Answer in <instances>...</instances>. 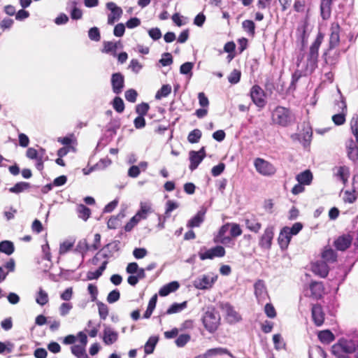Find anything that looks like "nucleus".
Listing matches in <instances>:
<instances>
[{"instance_id": "1", "label": "nucleus", "mask_w": 358, "mask_h": 358, "mask_svg": "<svg viewBox=\"0 0 358 358\" xmlns=\"http://www.w3.org/2000/svg\"><path fill=\"white\" fill-rule=\"evenodd\" d=\"M324 34L319 31L316 38L310 46L309 50L306 54L305 74H311L317 67L319 49L324 40Z\"/></svg>"}, {"instance_id": "2", "label": "nucleus", "mask_w": 358, "mask_h": 358, "mask_svg": "<svg viewBox=\"0 0 358 358\" xmlns=\"http://www.w3.org/2000/svg\"><path fill=\"white\" fill-rule=\"evenodd\" d=\"M271 120L274 124L286 127L294 123L295 116L289 108L278 106L271 113Z\"/></svg>"}, {"instance_id": "3", "label": "nucleus", "mask_w": 358, "mask_h": 358, "mask_svg": "<svg viewBox=\"0 0 358 358\" xmlns=\"http://www.w3.org/2000/svg\"><path fill=\"white\" fill-rule=\"evenodd\" d=\"M220 317L213 306L208 307L203 316L202 322L206 329L210 333H214L218 328Z\"/></svg>"}, {"instance_id": "4", "label": "nucleus", "mask_w": 358, "mask_h": 358, "mask_svg": "<svg viewBox=\"0 0 358 358\" xmlns=\"http://www.w3.org/2000/svg\"><path fill=\"white\" fill-rule=\"evenodd\" d=\"M353 341L352 339L341 338L331 347V353L337 358H348L349 354H352Z\"/></svg>"}, {"instance_id": "5", "label": "nucleus", "mask_w": 358, "mask_h": 358, "mask_svg": "<svg viewBox=\"0 0 358 358\" xmlns=\"http://www.w3.org/2000/svg\"><path fill=\"white\" fill-rule=\"evenodd\" d=\"M226 251L223 246L216 245L210 249H206L205 246L200 248L198 255L201 260L213 259L215 257H222Z\"/></svg>"}, {"instance_id": "6", "label": "nucleus", "mask_w": 358, "mask_h": 358, "mask_svg": "<svg viewBox=\"0 0 358 358\" xmlns=\"http://www.w3.org/2000/svg\"><path fill=\"white\" fill-rule=\"evenodd\" d=\"M220 308L225 313V319L229 324L238 323L242 320L241 315L234 309L229 302H220Z\"/></svg>"}, {"instance_id": "7", "label": "nucleus", "mask_w": 358, "mask_h": 358, "mask_svg": "<svg viewBox=\"0 0 358 358\" xmlns=\"http://www.w3.org/2000/svg\"><path fill=\"white\" fill-rule=\"evenodd\" d=\"M348 48L349 47L341 50L336 48L327 47L322 55L325 63L329 66H335L340 60L341 52H345Z\"/></svg>"}, {"instance_id": "8", "label": "nucleus", "mask_w": 358, "mask_h": 358, "mask_svg": "<svg viewBox=\"0 0 358 358\" xmlns=\"http://www.w3.org/2000/svg\"><path fill=\"white\" fill-rule=\"evenodd\" d=\"M254 166L257 171L263 176H272L276 171L275 168L271 163L262 158L255 159Z\"/></svg>"}, {"instance_id": "9", "label": "nucleus", "mask_w": 358, "mask_h": 358, "mask_svg": "<svg viewBox=\"0 0 358 358\" xmlns=\"http://www.w3.org/2000/svg\"><path fill=\"white\" fill-rule=\"evenodd\" d=\"M308 22L307 19L301 21L296 28V36L297 41L301 42V48H304L308 43V39L310 35L308 30Z\"/></svg>"}, {"instance_id": "10", "label": "nucleus", "mask_w": 358, "mask_h": 358, "mask_svg": "<svg viewBox=\"0 0 358 358\" xmlns=\"http://www.w3.org/2000/svg\"><path fill=\"white\" fill-rule=\"evenodd\" d=\"M250 96L252 102L259 108H264L266 106L265 92L258 85L252 87L250 91Z\"/></svg>"}, {"instance_id": "11", "label": "nucleus", "mask_w": 358, "mask_h": 358, "mask_svg": "<svg viewBox=\"0 0 358 358\" xmlns=\"http://www.w3.org/2000/svg\"><path fill=\"white\" fill-rule=\"evenodd\" d=\"M217 279V275H202L194 280L193 285L196 289H208L213 287Z\"/></svg>"}, {"instance_id": "12", "label": "nucleus", "mask_w": 358, "mask_h": 358, "mask_svg": "<svg viewBox=\"0 0 358 358\" xmlns=\"http://www.w3.org/2000/svg\"><path fill=\"white\" fill-rule=\"evenodd\" d=\"M274 236V227L271 225L266 227L264 234L259 239V245L264 249H270L272 245V241Z\"/></svg>"}, {"instance_id": "13", "label": "nucleus", "mask_w": 358, "mask_h": 358, "mask_svg": "<svg viewBox=\"0 0 358 358\" xmlns=\"http://www.w3.org/2000/svg\"><path fill=\"white\" fill-rule=\"evenodd\" d=\"M110 83L113 92L115 94H120L122 92L124 87V77L120 73H114L111 75Z\"/></svg>"}, {"instance_id": "14", "label": "nucleus", "mask_w": 358, "mask_h": 358, "mask_svg": "<svg viewBox=\"0 0 358 358\" xmlns=\"http://www.w3.org/2000/svg\"><path fill=\"white\" fill-rule=\"evenodd\" d=\"M341 27L338 22H333L330 27L328 47L337 48L340 44Z\"/></svg>"}, {"instance_id": "15", "label": "nucleus", "mask_w": 358, "mask_h": 358, "mask_svg": "<svg viewBox=\"0 0 358 358\" xmlns=\"http://www.w3.org/2000/svg\"><path fill=\"white\" fill-rule=\"evenodd\" d=\"M106 8L110 10V13L108 15V24H113L115 21L120 18L122 14V10L114 2H108L106 3Z\"/></svg>"}, {"instance_id": "16", "label": "nucleus", "mask_w": 358, "mask_h": 358, "mask_svg": "<svg viewBox=\"0 0 358 358\" xmlns=\"http://www.w3.org/2000/svg\"><path fill=\"white\" fill-rule=\"evenodd\" d=\"M350 128L355 139H350L347 150L358 148V115L354 114L350 120Z\"/></svg>"}, {"instance_id": "17", "label": "nucleus", "mask_w": 358, "mask_h": 358, "mask_svg": "<svg viewBox=\"0 0 358 358\" xmlns=\"http://www.w3.org/2000/svg\"><path fill=\"white\" fill-rule=\"evenodd\" d=\"M352 237L350 234H343L338 237L334 242V245L337 250L345 251L352 244Z\"/></svg>"}, {"instance_id": "18", "label": "nucleus", "mask_w": 358, "mask_h": 358, "mask_svg": "<svg viewBox=\"0 0 358 358\" xmlns=\"http://www.w3.org/2000/svg\"><path fill=\"white\" fill-rule=\"evenodd\" d=\"M311 312L314 324L317 327H320L324 320V313L322 310V307L320 304H315L312 307Z\"/></svg>"}, {"instance_id": "19", "label": "nucleus", "mask_w": 358, "mask_h": 358, "mask_svg": "<svg viewBox=\"0 0 358 358\" xmlns=\"http://www.w3.org/2000/svg\"><path fill=\"white\" fill-rule=\"evenodd\" d=\"M245 224L250 231L258 233L262 227V224L259 222L257 217L254 215H246L245 219Z\"/></svg>"}, {"instance_id": "20", "label": "nucleus", "mask_w": 358, "mask_h": 358, "mask_svg": "<svg viewBox=\"0 0 358 358\" xmlns=\"http://www.w3.org/2000/svg\"><path fill=\"white\" fill-rule=\"evenodd\" d=\"M103 334V341L106 345H110L117 341L118 333L108 326L105 327Z\"/></svg>"}, {"instance_id": "21", "label": "nucleus", "mask_w": 358, "mask_h": 358, "mask_svg": "<svg viewBox=\"0 0 358 358\" xmlns=\"http://www.w3.org/2000/svg\"><path fill=\"white\" fill-rule=\"evenodd\" d=\"M292 235L288 231V227H284L280 232L278 242L281 250H286L289 244Z\"/></svg>"}, {"instance_id": "22", "label": "nucleus", "mask_w": 358, "mask_h": 358, "mask_svg": "<svg viewBox=\"0 0 358 358\" xmlns=\"http://www.w3.org/2000/svg\"><path fill=\"white\" fill-rule=\"evenodd\" d=\"M206 213V209L202 207L201 210L188 221L187 227L189 228L199 227L204 221Z\"/></svg>"}, {"instance_id": "23", "label": "nucleus", "mask_w": 358, "mask_h": 358, "mask_svg": "<svg viewBox=\"0 0 358 358\" xmlns=\"http://www.w3.org/2000/svg\"><path fill=\"white\" fill-rule=\"evenodd\" d=\"M312 270L314 273L322 278H325L329 273V266L327 263L321 260L317 261L312 266Z\"/></svg>"}, {"instance_id": "24", "label": "nucleus", "mask_w": 358, "mask_h": 358, "mask_svg": "<svg viewBox=\"0 0 358 358\" xmlns=\"http://www.w3.org/2000/svg\"><path fill=\"white\" fill-rule=\"evenodd\" d=\"M255 294L259 302L267 295L266 287L263 280H258L254 285Z\"/></svg>"}, {"instance_id": "25", "label": "nucleus", "mask_w": 358, "mask_h": 358, "mask_svg": "<svg viewBox=\"0 0 358 358\" xmlns=\"http://www.w3.org/2000/svg\"><path fill=\"white\" fill-rule=\"evenodd\" d=\"M189 156L190 161L189 168L192 171H193L197 169L198 166L203 161L204 155H199V152H197L196 151L191 150L189 153Z\"/></svg>"}, {"instance_id": "26", "label": "nucleus", "mask_w": 358, "mask_h": 358, "mask_svg": "<svg viewBox=\"0 0 358 358\" xmlns=\"http://www.w3.org/2000/svg\"><path fill=\"white\" fill-rule=\"evenodd\" d=\"M310 290L311 296L315 299H320L324 294V286L322 282H311L310 284Z\"/></svg>"}, {"instance_id": "27", "label": "nucleus", "mask_w": 358, "mask_h": 358, "mask_svg": "<svg viewBox=\"0 0 358 358\" xmlns=\"http://www.w3.org/2000/svg\"><path fill=\"white\" fill-rule=\"evenodd\" d=\"M180 287V284L177 281H172L164 285L159 291L161 296H166L171 292L176 291Z\"/></svg>"}, {"instance_id": "28", "label": "nucleus", "mask_w": 358, "mask_h": 358, "mask_svg": "<svg viewBox=\"0 0 358 358\" xmlns=\"http://www.w3.org/2000/svg\"><path fill=\"white\" fill-rule=\"evenodd\" d=\"M89 250H90V246L85 238L80 240L74 249V252L80 253L81 255L82 262L84 261L85 254ZM81 264H80V266Z\"/></svg>"}, {"instance_id": "29", "label": "nucleus", "mask_w": 358, "mask_h": 358, "mask_svg": "<svg viewBox=\"0 0 358 358\" xmlns=\"http://www.w3.org/2000/svg\"><path fill=\"white\" fill-rule=\"evenodd\" d=\"M115 136V134H113L112 132H108L106 129L97 143L96 150H98L106 147L113 139Z\"/></svg>"}, {"instance_id": "30", "label": "nucleus", "mask_w": 358, "mask_h": 358, "mask_svg": "<svg viewBox=\"0 0 358 358\" xmlns=\"http://www.w3.org/2000/svg\"><path fill=\"white\" fill-rule=\"evenodd\" d=\"M151 212V206L149 203L147 202H141L140 203V209L137 211L135 216H136L138 220H145L147 218L149 213Z\"/></svg>"}, {"instance_id": "31", "label": "nucleus", "mask_w": 358, "mask_h": 358, "mask_svg": "<svg viewBox=\"0 0 358 358\" xmlns=\"http://www.w3.org/2000/svg\"><path fill=\"white\" fill-rule=\"evenodd\" d=\"M187 306V302L183 301L180 303H173L171 305V306L166 310L165 313L160 315V317L165 315H171L173 313H177L181 312L184 309H185Z\"/></svg>"}, {"instance_id": "32", "label": "nucleus", "mask_w": 358, "mask_h": 358, "mask_svg": "<svg viewBox=\"0 0 358 358\" xmlns=\"http://www.w3.org/2000/svg\"><path fill=\"white\" fill-rule=\"evenodd\" d=\"M298 182L304 185H308L311 183L313 180V174L309 170H306L299 173L296 177Z\"/></svg>"}, {"instance_id": "33", "label": "nucleus", "mask_w": 358, "mask_h": 358, "mask_svg": "<svg viewBox=\"0 0 358 358\" xmlns=\"http://www.w3.org/2000/svg\"><path fill=\"white\" fill-rule=\"evenodd\" d=\"M119 43L113 42V41H104L103 42V48L102 49V52L106 54H110L113 57L117 56V44Z\"/></svg>"}, {"instance_id": "34", "label": "nucleus", "mask_w": 358, "mask_h": 358, "mask_svg": "<svg viewBox=\"0 0 358 358\" xmlns=\"http://www.w3.org/2000/svg\"><path fill=\"white\" fill-rule=\"evenodd\" d=\"M121 127V119L118 117H113L110 122L106 125V129L108 132H112L113 134H117V130Z\"/></svg>"}, {"instance_id": "35", "label": "nucleus", "mask_w": 358, "mask_h": 358, "mask_svg": "<svg viewBox=\"0 0 358 358\" xmlns=\"http://www.w3.org/2000/svg\"><path fill=\"white\" fill-rule=\"evenodd\" d=\"M322 258L326 263H334L337 259V254L333 249L327 248L322 252Z\"/></svg>"}, {"instance_id": "36", "label": "nucleus", "mask_w": 358, "mask_h": 358, "mask_svg": "<svg viewBox=\"0 0 358 358\" xmlns=\"http://www.w3.org/2000/svg\"><path fill=\"white\" fill-rule=\"evenodd\" d=\"M14 251L15 246L12 241L6 240L0 242V252L10 255Z\"/></svg>"}, {"instance_id": "37", "label": "nucleus", "mask_w": 358, "mask_h": 358, "mask_svg": "<svg viewBox=\"0 0 358 358\" xmlns=\"http://www.w3.org/2000/svg\"><path fill=\"white\" fill-rule=\"evenodd\" d=\"M331 3L320 1V15L324 20H328L331 14Z\"/></svg>"}, {"instance_id": "38", "label": "nucleus", "mask_w": 358, "mask_h": 358, "mask_svg": "<svg viewBox=\"0 0 358 358\" xmlns=\"http://www.w3.org/2000/svg\"><path fill=\"white\" fill-rule=\"evenodd\" d=\"M318 338L322 343L329 344L335 339V336L330 330H323L318 333Z\"/></svg>"}, {"instance_id": "39", "label": "nucleus", "mask_w": 358, "mask_h": 358, "mask_svg": "<svg viewBox=\"0 0 358 358\" xmlns=\"http://www.w3.org/2000/svg\"><path fill=\"white\" fill-rule=\"evenodd\" d=\"M71 353L77 358H89L86 353L85 346L74 345L71 347Z\"/></svg>"}, {"instance_id": "40", "label": "nucleus", "mask_w": 358, "mask_h": 358, "mask_svg": "<svg viewBox=\"0 0 358 358\" xmlns=\"http://www.w3.org/2000/svg\"><path fill=\"white\" fill-rule=\"evenodd\" d=\"M30 187V183L27 182H18L12 187H10L8 191L10 193L20 194Z\"/></svg>"}, {"instance_id": "41", "label": "nucleus", "mask_w": 358, "mask_h": 358, "mask_svg": "<svg viewBox=\"0 0 358 358\" xmlns=\"http://www.w3.org/2000/svg\"><path fill=\"white\" fill-rule=\"evenodd\" d=\"M125 215L123 212H120L116 216H112L107 222L109 229H116L120 223L121 220L124 217Z\"/></svg>"}, {"instance_id": "42", "label": "nucleus", "mask_w": 358, "mask_h": 358, "mask_svg": "<svg viewBox=\"0 0 358 358\" xmlns=\"http://www.w3.org/2000/svg\"><path fill=\"white\" fill-rule=\"evenodd\" d=\"M157 301V294L154 295L149 301L147 309L143 314V318L148 319L152 314L153 310L155 308Z\"/></svg>"}, {"instance_id": "43", "label": "nucleus", "mask_w": 358, "mask_h": 358, "mask_svg": "<svg viewBox=\"0 0 358 358\" xmlns=\"http://www.w3.org/2000/svg\"><path fill=\"white\" fill-rule=\"evenodd\" d=\"M158 342V338L155 336L150 337L146 342L144 351L146 355L152 354L155 350V348Z\"/></svg>"}, {"instance_id": "44", "label": "nucleus", "mask_w": 358, "mask_h": 358, "mask_svg": "<svg viewBox=\"0 0 358 358\" xmlns=\"http://www.w3.org/2000/svg\"><path fill=\"white\" fill-rule=\"evenodd\" d=\"M227 353H228V349L221 347L209 349L205 352L207 358L216 355H227Z\"/></svg>"}, {"instance_id": "45", "label": "nucleus", "mask_w": 358, "mask_h": 358, "mask_svg": "<svg viewBox=\"0 0 358 358\" xmlns=\"http://www.w3.org/2000/svg\"><path fill=\"white\" fill-rule=\"evenodd\" d=\"M171 92V86L169 84L164 85L160 88L159 90H158L155 94V99L157 100L161 99L162 97H166L168 96Z\"/></svg>"}, {"instance_id": "46", "label": "nucleus", "mask_w": 358, "mask_h": 358, "mask_svg": "<svg viewBox=\"0 0 358 358\" xmlns=\"http://www.w3.org/2000/svg\"><path fill=\"white\" fill-rule=\"evenodd\" d=\"M77 211L78 213V217L85 221H86L90 217L91 214L90 209L83 204H80L78 206Z\"/></svg>"}, {"instance_id": "47", "label": "nucleus", "mask_w": 358, "mask_h": 358, "mask_svg": "<svg viewBox=\"0 0 358 358\" xmlns=\"http://www.w3.org/2000/svg\"><path fill=\"white\" fill-rule=\"evenodd\" d=\"M36 301L38 304L41 306H44L48 302V293L45 291H44L42 288H40L37 293Z\"/></svg>"}, {"instance_id": "48", "label": "nucleus", "mask_w": 358, "mask_h": 358, "mask_svg": "<svg viewBox=\"0 0 358 358\" xmlns=\"http://www.w3.org/2000/svg\"><path fill=\"white\" fill-rule=\"evenodd\" d=\"M242 27L250 36H253L255 34V24L252 20H245L242 22Z\"/></svg>"}, {"instance_id": "49", "label": "nucleus", "mask_w": 358, "mask_h": 358, "mask_svg": "<svg viewBox=\"0 0 358 358\" xmlns=\"http://www.w3.org/2000/svg\"><path fill=\"white\" fill-rule=\"evenodd\" d=\"M202 133L199 129H194L190 131L187 136V140L190 143H196L201 138Z\"/></svg>"}, {"instance_id": "50", "label": "nucleus", "mask_w": 358, "mask_h": 358, "mask_svg": "<svg viewBox=\"0 0 358 358\" xmlns=\"http://www.w3.org/2000/svg\"><path fill=\"white\" fill-rule=\"evenodd\" d=\"M14 348L15 345L9 341H0V354L11 353Z\"/></svg>"}, {"instance_id": "51", "label": "nucleus", "mask_w": 358, "mask_h": 358, "mask_svg": "<svg viewBox=\"0 0 358 358\" xmlns=\"http://www.w3.org/2000/svg\"><path fill=\"white\" fill-rule=\"evenodd\" d=\"M96 304L100 318L103 320H106L108 315V308L107 305L99 301H96Z\"/></svg>"}, {"instance_id": "52", "label": "nucleus", "mask_w": 358, "mask_h": 358, "mask_svg": "<svg viewBox=\"0 0 358 358\" xmlns=\"http://www.w3.org/2000/svg\"><path fill=\"white\" fill-rule=\"evenodd\" d=\"M194 63L187 62L183 63L180 67V73L183 75H189L190 77L192 76V69Z\"/></svg>"}, {"instance_id": "53", "label": "nucleus", "mask_w": 358, "mask_h": 358, "mask_svg": "<svg viewBox=\"0 0 358 358\" xmlns=\"http://www.w3.org/2000/svg\"><path fill=\"white\" fill-rule=\"evenodd\" d=\"M113 107L116 112L121 113L124 110V103L122 98L115 96L112 102Z\"/></svg>"}, {"instance_id": "54", "label": "nucleus", "mask_w": 358, "mask_h": 358, "mask_svg": "<svg viewBox=\"0 0 358 358\" xmlns=\"http://www.w3.org/2000/svg\"><path fill=\"white\" fill-rule=\"evenodd\" d=\"M71 3L73 5V7L71 10V17L73 20H76L81 19L83 17V12L80 8H78L76 6L77 2L74 1H72Z\"/></svg>"}, {"instance_id": "55", "label": "nucleus", "mask_w": 358, "mask_h": 358, "mask_svg": "<svg viewBox=\"0 0 358 358\" xmlns=\"http://www.w3.org/2000/svg\"><path fill=\"white\" fill-rule=\"evenodd\" d=\"M241 71L238 69H234L228 76V81L232 85L237 84L241 80Z\"/></svg>"}, {"instance_id": "56", "label": "nucleus", "mask_w": 358, "mask_h": 358, "mask_svg": "<svg viewBox=\"0 0 358 358\" xmlns=\"http://www.w3.org/2000/svg\"><path fill=\"white\" fill-rule=\"evenodd\" d=\"M190 340V336L187 334H180L176 339L175 343L179 348L184 347Z\"/></svg>"}, {"instance_id": "57", "label": "nucleus", "mask_w": 358, "mask_h": 358, "mask_svg": "<svg viewBox=\"0 0 358 358\" xmlns=\"http://www.w3.org/2000/svg\"><path fill=\"white\" fill-rule=\"evenodd\" d=\"M75 241H65L59 245V254L64 255L69 252L73 246Z\"/></svg>"}, {"instance_id": "58", "label": "nucleus", "mask_w": 358, "mask_h": 358, "mask_svg": "<svg viewBox=\"0 0 358 358\" xmlns=\"http://www.w3.org/2000/svg\"><path fill=\"white\" fill-rule=\"evenodd\" d=\"M88 36L92 41H99L101 39L99 29L96 27L90 28L88 31Z\"/></svg>"}, {"instance_id": "59", "label": "nucleus", "mask_w": 358, "mask_h": 358, "mask_svg": "<svg viewBox=\"0 0 358 358\" xmlns=\"http://www.w3.org/2000/svg\"><path fill=\"white\" fill-rule=\"evenodd\" d=\"M336 175L343 183L345 185L348 178V171L347 169L344 166H340Z\"/></svg>"}, {"instance_id": "60", "label": "nucleus", "mask_w": 358, "mask_h": 358, "mask_svg": "<svg viewBox=\"0 0 358 358\" xmlns=\"http://www.w3.org/2000/svg\"><path fill=\"white\" fill-rule=\"evenodd\" d=\"M120 298V292L117 289L111 291L107 296V301L109 303H113L117 301Z\"/></svg>"}, {"instance_id": "61", "label": "nucleus", "mask_w": 358, "mask_h": 358, "mask_svg": "<svg viewBox=\"0 0 358 358\" xmlns=\"http://www.w3.org/2000/svg\"><path fill=\"white\" fill-rule=\"evenodd\" d=\"M274 347L276 350H280L285 348V344L279 334H274L273 336Z\"/></svg>"}, {"instance_id": "62", "label": "nucleus", "mask_w": 358, "mask_h": 358, "mask_svg": "<svg viewBox=\"0 0 358 358\" xmlns=\"http://www.w3.org/2000/svg\"><path fill=\"white\" fill-rule=\"evenodd\" d=\"M129 69L135 73H138L143 69V65L136 59H132L129 65Z\"/></svg>"}, {"instance_id": "63", "label": "nucleus", "mask_w": 358, "mask_h": 358, "mask_svg": "<svg viewBox=\"0 0 358 358\" xmlns=\"http://www.w3.org/2000/svg\"><path fill=\"white\" fill-rule=\"evenodd\" d=\"M150 106L147 103H141L136 106V113L138 114V115L144 116L147 114Z\"/></svg>"}, {"instance_id": "64", "label": "nucleus", "mask_w": 358, "mask_h": 358, "mask_svg": "<svg viewBox=\"0 0 358 358\" xmlns=\"http://www.w3.org/2000/svg\"><path fill=\"white\" fill-rule=\"evenodd\" d=\"M159 62L163 66H167L171 65L173 63V57L171 53L165 52L162 55V58L159 59Z\"/></svg>"}]
</instances>
